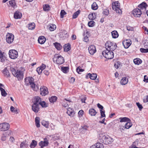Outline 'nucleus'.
Masks as SVG:
<instances>
[{
    "instance_id": "nucleus-1",
    "label": "nucleus",
    "mask_w": 148,
    "mask_h": 148,
    "mask_svg": "<svg viewBox=\"0 0 148 148\" xmlns=\"http://www.w3.org/2000/svg\"><path fill=\"white\" fill-rule=\"evenodd\" d=\"M99 141L106 145L110 144L113 141V139L105 133H101L99 134Z\"/></svg>"
},
{
    "instance_id": "nucleus-2",
    "label": "nucleus",
    "mask_w": 148,
    "mask_h": 148,
    "mask_svg": "<svg viewBox=\"0 0 148 148\" xmlns=\"http://www.w3.org/2000/svg\"><path fill=\"white\" fill-rule=\"evenodd\" d=\"M25 84L26 86L30 85L35 91H37L39 88L38 86L34 82V79L32 77H28L25 79Z\"/></svg>"
},
{
    "instance_id": "nucleus-3",
    "label": "nucleus",
    "mask_w": 148,
    "mask_h": 148,
    "mask_svg": "<svg viewBox=\"0 0 148 148\" xmlns=\"http://www.w3.org/2000/svg\"><path fill=\"white\" fill-rule=\"evenodd\" d=\"M10 69L13 75L16 77L18 80H21L23 78V72L21 70H16L13 68L11 67Z\"/></svg>"
},
{
    "instance_id": "nucleus-4",
    "label": "nucleus",
    "mask_w": 148,
    "mask_h": 148,
    "mask_svg": "<svg viewBox=\"0 0 148 148\" xmlns=\"http://www.w3.org/2000/svg\"><path fill=\"white\" fill-rule=\"evenodd\" d=\"M105 46L106 49L113 51L116 48V45L113 42L108 41L106 43Z\"/></svg>"
},
{
    "instance_id": "nucleus-5",
    "label": "nucleus",
    "mask_w": 148,
    "mask_h": 148,
    "mask_svg": "<svg viewBox=\"0 0 148 148\" xmlns=\"http://www.w3.org/2000/svg\"><path fill=\"white\" fill-rule=\"evenodd\" d=\"M102 54L105 58L108 59L113 58L114 56V53L112 51L107 49L102 51Z\"/></svg>"
},
{
    "instance_id": "nucleus-6",
    "label": "nucleus",
    "mask_w": 148,
    "mask_h": 148,
    "mask_svg": "<svg viewBox=\"0 0 148 148\" xmlns=\"http://www.w3.org/2000/svg\"><path fill=\"white\" fill-rule=\"evenodd\" d=\"M56 61V63L59 64H61L64 62V58L61 55L57 54H55L53 58V61Z\"/></svg>"
},
{
    "instance_id": "nucleus-7",
    "label": "nucleus",
    "mask_w": 148,
    "mask_h": 148,
    "mask_svg": "<svg viewBox=\"0 0 148 148\" xmlns=\"http://www.w3.org/2000/svg\"><path fill=\"white\" fill-rule=\"evenodd\" d=\"M9 55L10 58L11 59H15L18 56V52L15 50H10L9 52Z\"/></svg>"
},
{
    "instance_id": "nucleus-8",
    "label": "nucleus",
    "mask_w": 148,
    "mask_h": 148,
    "mask_svg": "<svg viewBox=\"0 0 148 148\" xmlns=\"http://www.w3.org/2000/svg\"><path fill=\"white\" fill-rule=\"evenodd\" d=\"M10 127L9 123H4L0 124V131H5L8 130Z\"/></svg>"
},
{
    "instance_id": "nucleus-9",
    "label": "nucleus",
    "mask_w": 148,
    "mask_h": 148,
    "mask_svg": "<svg viewBox=\"0 0 148 148\" xmlns=\"http://www.w3.org/2000/svg\"><path fill=\"white\" fill-rule=\"evenodd\" d=\"M14 35L11 33H8L6 36V41L8 43H11L14 39Z\"/></svg>"
},
{
    "instance_id": "nucleus-10",
    "label": "nucleus",
    "mask_w": 148,
    "mask_h": 148,
    "mask_svg": "<svg viewBox=\"0 0 148 148\" xmlns=\"http://www.w3.org/2000/svg\"><path fill=\"white\" fill-rule=\"evenodd\" d=\"M142 13L140 9L138 8L134 9L132 11V14L135 17H140Z\"/></svg>"
},
{
    "instance_id": "nucleus-11",
    "label": "nucleus",
    "mask_w": 148,
    "mask_h": 148,
    "mask_svg": "<svg viewBox=\"0 0 148 148\" xmlns=\"http://www.w3.org/2000/svg\"><path fill=\"white\" fill-rule=\"evenodd\" d=\"M132 41L130 39L124 40L123 41V44L124 48L126 49L128 48L131 45Z\"/></svg>"
},
{
    "instance_id": "nucleus-12",
    "label": "nucleus",
    "mask_w": 148,
    "mask_h": 148,
    "mask_svg": "<svg viewBox=\"0 0 148 148\" xmlns=\"http://www.w3.org/2000/svg\"><path fill=\"white\" fill-rule=\"evenodd\" d=\"M49 140L46 138H44V141H41L39 143V145L41 148H43L44 147L47 146L49 144Z\"/></svg>"
},
{
    "instance_id": "nucleus-13",
    "label": "nucleus",
    "mask_w": 148,
    "mask_h": 148,
    "mask_svg": "<svg viewBox=\"0 0 148 148\" xmlns=\"http://www.w3.org/2000/svg\"><path fill=\"white\" fill-rule=\"evenodd\" d=\"M89 52L92 55H93L96 51L95 46L94 45L90 46L88 48Z\"/></svg>"
},
{
    "instance_id": "nucleus-14",
    "label": "nucleus",
    "mask_w": 148,
    "mask_h": 148,
    "mask_svg": "<svg viewBox=\"0 0 148 148\" xmlns=\"http://www.w3.org/2000/svg\"><path fill=\"white\" fill-rule=\"evenodd\" d=\"M40 94L42 96H45L48 93V89L45 87H40Z\"/></svg>"
},
{
    "instance_id": "nucleus-15",
    "label": "nucleus",
    "mask_w": 148,
    "mask_h": 148,
    "mask_svg": "<svg viewBox=\"0 0 148 148\" xmlns=\"http://www.w3.org/2000/svg\"><path fill=\"white\" fill-rule=\"evenodd\" d=\"M66 113L69 116L71 117L74 116L75 114L73 109L71 108H68Z\"/></svg>"
},
{
    "instance_id": "nucleus-16",
    "label": "nucleus",
    "mask_w": 148,
    "mask_h": 148,
    "mask_svg": "<svg viewBox=\"0 0 148 148\" xmlns=\"http://www.w3.org/2000/svg\"><path fill=\"white\" fill-rule=\"evenodd\" d=\"M148 5L147 3L144 2H143L138 5V7L142 10H144V11L146 10L147 8Z\"/></svg>"
},
{
    "instance_id": "nucleus-17",
    "label": "nucleus",
    "mask_w": 148,
    "mask_h": 148,
    "mask_svg": "<svg viewBox=\"0 0 148 148\" xmlns=\"http://www.w3.org/2000/svg\"><path fill=\"white\" fill-rule=\"evenodd\" d=\"M2 72L4 76L8 78L10 77V73L7 67L5 68L2 71Z\"/></svg>"
},
{
    "instance_id": "nucleus-18",
    "label": "nucleus",
    "mask_w": 148,
    "mask_h": 148,
    "mask_svg": "<svg viewBox=\"0 0 148 148\" xmlns=\"http://www.w3.org/2000/svg\"><path fill=\"white\" fill-rule=\"evenodd\" d=\"M112 6L113 10H115L117 13H119L120 14L122 13L121 10L120 9V8H117L113 3H112Z\"/></svg>"
},
{
    "instance_id": "nucleus-19",
    "label": "nucleus",
    "mask_w": 148,
    "mask_h": 148,
    "mask_svg": "<svg viewBox=\"0 0 148 148\" xmlns=\"http://www.w3.org/2000/svg\"><path fill=\"white\" fill-rule=\"evenodd\" d=\"M32 110L35 113H37L39 110V108L38 105L35 104H34L32 106Z\"/></svg>"
},
{
    "instance_id": "nucleus-20",
    "label": "nucleus",
    "mask_w": 148,
    "mask_h": 148,
    "mask_svg": "<svg viewBox=\"0 0 148 148\" xmlns=\"http://www.w3.org/2000/svg\"><path fill=\"white\" fill-rule=\"evenodd\" d=\"M97 74L96 73H93L91 74L90 73H88L87 75V77H89L92 80H95L96 79L97 77Z\"/></svg>"
},
{
    "instance_id": "nucleus-21",
    "label": "nucleus",
    "mask_w": 148,
    "mask_h": 148,
    "mask_svg": "<svg viewBox=\"0 0 148 148\" xmlns=\"http://www.w3.org/2000/svg\"><path fill=\"white\" fill-rule=\"evenodd\" d=\"M45 38L44 36H40L38 39V42L41 44H44L45 42Z\"/></svg>"
},
{
    "instance_id": "nucleus-22",
    "label": "nucleus",
    "mask_w": 148,
    "mask_h": 148,
    "mask_svg": "<svg viewBox=\"0 0 148 148\" xmlns=\"http://www.w3.org/2000/svg\"><path fill=\"white\" fill-rule=\"evenodd\" d=\"M10 6L12 7L14 9L15 8L17 7V5L16 4L15 1L14 0H12L8 2Z\"/></svg>"
},
{
    "instance_id": "nucleus-23",
    "label": "nucleus",
    "mask_w": 148,
    "mask_h": 148,
    "mask_svg": "<svg viewBox=\"0 0 148 148\" xmlns=\"http://www.w3.org/2000/svg\"><path fill=\"white\" fill-rule=\"evenodd\" d=\"M21 14L18 11H16L14 14V17L16 19L21 18Z\"/></svg>"
},
{
    "instance_id": "nucleus-24",
    "label": "nucleus",
    "mask_w": 148,
    "mask_h": 148,
    "mask_svg": "<svg viewBox=\"0 0 148 148\" xmlns=\"http://www.w3.org/2000/svg\"><path fill=\"white\" fill-rule=\"evenodd\" d=\"M96 110L93 108L90 109L89 110V113L91 116H95L97 114Z\"/></svg>"
},
{
    "instance_id": "nucleus-25",
    "label": "nucleus",
    "mask_w": 148,
    "mask_h": 148,
    "mask_svg": "<svg viewBox=\"0 0 148 148\" xmlns=\"http://www.w3.org/2000/svg\"><path fill=\"white\" fill-rule=\"evenodd\" d=\"M41 98L39 97H36L34 98V104H35L38 105H39V102H41Z\"/></svg>"
},
{
    "instance_id": "nucleus-26",
    "label": "nucleus",
    "mask_w": 148,
    "mask_h": 148,
    "mask_svg": "<svg viewBox=\"0 0 148 148\" xmlns=\"http://www.w3.org/2000/svg\"><path fill=\"white\" fill-rule=\"evenodd\" d=\"M128 82V79L126 77H125L121 79V83L122 85H125L127 84Z\"/></svg>"
},
{
    "instance_id": "nucleus-27",
    "label": "nucleus",
    "mask_w": 148,
    "mask_h": 148,
    "mask_svg": "<svg viewBox=\"0 0 148 148\" xmlns=\"http://www.w3.org/2000/svg\"><path fill=\"white\" fill-rule=\"evenodd\" d=\"M64 50L66 52L70 50L71 48V45L69 44H67L64 45Z\"/></svg>"
},
{
    "instance_id": "nucleus-28",
    "label": "nucleus",
    "mask_w": 148,
    "mask_h": 148,
    "mask_svg": "<svg viewBox=\"0 0 148 148\" xmlns=\"http://www.w3.org/2000/svg\"><path fill=\"white\" fill-rule=\"evenodd\" d=\"M35 124L37 127H39L40 126V118L39 117H36L35 119Z\"/></svg>"
},
{
    "instance_id": "nucleus-29",
    "label": "nucleus",
    "mask_w": 148,
    "mask_h": 148,
    "mask_svg": "<svg viewBox=\"0 0 148 148\" xmlns=\"http://www.w3.org/2000/svg\"><path fill=\"white\" fill-rule=\"evenodd\" d=\"M54 45L55 46L56 48L58 50H60L62 48V46L59 43L55 42V43H54Z\"/></svg>"
},
{
    "instance_id": "nucleus-30",
    "label": "nucleus",
    "mask_w": 148,
    "mask_h": 148,
    "mask_svg": "<svg viewBox=\"0 0 148 148\" xmlns=\"http://www.w3.org/2000/svg\"><path fill=\"white\" fill-rule=\"evenodd\" d=\"M119 119H120V122H128V121H131L130 119L127 117H124L123 118H119Z\"/></svg>"
},
{
    "instance_id": "nucleus-31",
    "label": "nucleus",
    "mask_w": 148,
    "mask_h": 148,
    "mask_svg": "<svg viewBox=\"0 0 148 148\" xmlns=\"http://www.w3.org/2000/svg\"><path fill=\"white\" fill-rule=\"evenodd\" d=\"M37 142L35 140H32L30 145L31 148H34L37 145Z\"/></svg>"
},
{
    "instance_id": "nucleus-32",
    "label": "nucleus",
    "mask_w": 148,
    "mask_h": 148,
    "mask_svg": "<svg viewBox=\"0 0 148 148\" xmlns=\"http://www.w3.org/2000/svg\"><path fill=\"white\" fill-rule=\"evenodd\" d=\"M49 29L51 31H53L56 28V26L53 24H50L49 25Z\"/></svg>"
},
{
    "instance_id": "nucleus-33",
    "label": "nucleus",
    "mask_w": 148,
    "mask_h": 148,
    "mask_svg": "<svg viewBox=\"0 0 148 148\" xmlns=\"http://www.w3.org/2000/svg\"><path fill=\"white\" fill-rule=\"evenodd\" d=\"M134 62L135 64L139 65L141 63L142 61L140 59L137 58L134 59Z\"/></svg>"
},
{
    "instance_id": "nucleus-34",
    "label": "nucleus",
    "mask_w": 148,
    "mask_h": 148,
    "mask_svg": "<svg viewBox=\"0 0 148 148\" xmlns=\"http://www.w3.org/2000/svg\"><path fill=\"white\" fill-rule=\"evenodd\" d=\"M35 26V24L34 23H31L28 24V28L29 29H34Z\"/></svg>"
},
{
    "instance_id": "nucleus-35",
    "label": "nucleus",
    "mask_w": 148,
    "mask_h": 148,
    "mask_svg": "<svg viewBox=\"0 0 148 148\" xmlns=\"http://www.w3.org/2000/svg\"><path fill=\"white\" fill-rule=\"evenodd\" d=\"M130 122L128 121L125 124L124 126L125 129H128L132 126V124Z\"/></svg>"
},
{
    "instance_id": "nucleus-36",
    "label": "nucleus",
    "mask_w": 148,
    "mask_h": 148,
    "mask_svg": "<svg viewBox=\"0 0 148 148\" xmlns=\"http://www.w3.org/2000/svg\"><path fill=\"white\" fill-rule=\"evenodd\" d=\"M112 35L113 38H116L118 36V34L117 32L116 31H113L112 32Z\"/></svg>"
},
{
    "instance_id": "nucleus-37",
    "label": "nucleus",
    "mask_w": 148,
    "mask_h": 148,
    "mask_svg": "<svg viewBox=\"0 0 148 148\" xmlns=\"http://www.w3.org/2000/svg\"><path fill=\"white\" fill-rule=\"evenodd\" d=\"M69 69V67H62L61 68V71L64 73L68 72Z\"/></svg>"
},
{
    "instance_id": "nucleus-38",
    "label": "nucleus",
    "mask_w": 148,
    "mask_h": 148,
    "mask_svg": "<svg viewBox=\"0 0 148 148\" xmlns=\"http://www.w3.org/2000/svg\"><path fill=\"white\" fill-rule=\"evenodd\" d=\"M96 17L95 14L92 13L91 14H89L88 16L89 19L91 20H94Z\"/></svg>"
},
{
    "instance_id": "nucleus-39",
    "label": "nucleus",
    "mask_w": 148,
    "mask_h": 148,
    "mask_svg": "<svg viewBox=\"0 0 148 148\" xmlns=\"http://www.w3.org/2000/svg\"><path fill=\"white\" fill-rule=\"evenodd\" d=\"M57 99V97L56 96H52L51 98L49 99V101L50 102L53 103L56 101Z\"/></svg>"
},
{
    "instance_id": "nucleus-40",
    "label": "nucleus",
    "mask_w": 148,
    "mask_h": 148,
    "mask_svg": "<svg viewBox=\"0 0 148 148\" xmlns=\"http://www.w3.org/2000/svg\"><path fill=\"white\" fill-rule=\"evenodd\" d=\"M80 12V10H79L75 12L73 14L72 17L73 18V19L76 18L77 17L78 15L79 14Z\"/></svg>"
},
{
    "instance_id": "nucleus-41",
    "label": "nucleus",
    "mask_w": 148,
    "mask_h": 148,
    "mask_svg": "<svg viewBox=\"0 0 148 148\" xmlns=\"http://www.w3.org/2000/svg\"><path fill=\"white\" fill-rule=\"evenodd\" d=\"M91 8L92 9L94 10H97L98 8V6L97 4L95 2H94L91 5Z\"/></svg>"
},
{
    "instance_id": "nucleus-42",
    "label": "nucleus",
    "mask_w": 148,
    "mask_h": 148,
    "mask_svg": "<svg viewBox=\"0 0 148 148\" xmlns=\"http://www.w3.org/2000/svg\"><path fill=\"white\" fill-rule=\"evenodd\" d=\"M39 103L43 108H46L48 106L47 104H46L45 101H41Z\"/></svg>"
},
{
    "instance_id": "nucleus-43",
    "label": "nucleus",
    "mask_w": 148,
    "mask_h": 148,
    "mask_svg": "<svg viewBox=\"0 0 148 148\" xmlns=\"http://www.w3.org/2000/svg\"><path fill=\"white\" fill-rule=\"evenodd\" d=\"M1 95L2 96L5 97H6L7 95V93L6 92L5 90L3 88H1Z\"/></svg>"
},
{
    "instance_id": "nucleus-44",
    "label": "nucleus",
    "mask_w": 148,
    "mask_h": 148,
    "mask_svg": "<svg viewBox=\"0 0 148 148\" xmlns=\"http://www.w3.org/2000/svg\"><path fill=\"white\" fill-rule=\"evenodd\" d=\"M43 9L44 11H49L50 10V7L49 5L47 4L43 6Z\"/></svg>"
},
{
    "instance_id": "nucleus-45",
    "label": "nucleus",
    "mask_w": 148,
    "mask_h": 148,
    "mask_svg": "<svg viewBox=\"0 0 148 148\" xmlns=\"http://www.w3.org/2000/svg\"><path fill=\"white\" fill-rule=\"evenodd\" d=\"M97 148H103V144L100 143H97L95 144Z\"/></svg>"
},
{
    "instance_id": "nucleus-46",
    "label": "nucleus",
    "mask_w": 148,
    "mask_h": 148,
    "mask_svg": "<svg viewBox=\"0 0 148 148\" xmlns=\"http://www.w3.org/2000/svg\"><path fill=\"white\" fill-rule=\"evenodd\" d=\"M65 100L66 101H70L69 100H67L66 99H65L63 101V102L62 103V106L64 107V108H67L68 106V103H67L66 102Z\"/></svg>"
},
{
    "instance_id": "nucleus-47",
    "label": "nucleus",
    "mask_w": 148,
    "mask_h": 148,
    "mask_svg": "<svg viewBox=\"0 0 148 148\" xmlns=\"http://www.w3.org/2000/svg\"><path fill=\"white\" fill-rule=\"evenodd\" d=\"M101 113V118H103L106 117L105 114V110L103 109V110H100Z\"/></svg>"
},
{
    "instance_id": "nucleus-48",
    "label": "nucleus",
    "mask_w": 148,
    "mask_h": 148,
    "mask_svg": "<svg viewBox=\"0 0 148 148\" xmlns=\"http://www.w3.org/2000/svg\"><path fill=\"white\" fill-rule=\"evenodd\" d=\"M66 14V13L65 11L63 10H62L61 11L60 14V17L61 18H63L64 15Z\"/></svg>"
},
{
    "instance_id": "nucleus-49",
    "label": "nucleus",
    "mask_w": 148,
    "mask_h": 148,
    "mask_svg": "<svg viewBox=\"0 0 148 148\" xmlns=\"http://www.w3.org/2000/svg\"><path fill=\"white\" fill-rule=\"evenodd\" d=\"M95 22L93 21H90L88 23V26L89 27H92L94 26Z\"/></svg>"
},
{
    "instance_id": "nucleus-50",
    "label": "nucleus",
    "mask_w": 148,
    "mask_h": 148,
    "mask_svg": "<svg viewBox=\"0 0 148 148\" xmlns=\"http://www.w3.org/2000/svg\"><path fill=\"white\" fill-rule=\"evenodd\" d=\"M3 53L1 51H0V61L1 62H3L4 61V59L3 58Z\"/></svg>"
},
{
    "instance_id": "nucleus-51",
    "label": "nucleus",
    "mask_w": 148,
    "mask_h": 148,
    "mask_svg": "<svg viewBox=\"0 0 148 148\" xmlns=\"http://www.w3.org/2000/svg\"><path fill=\"white\" fill-rule=\"evenodd\" d=\"M42 124L46 128H48V127L49 123L45 121H42Z\"/></svg>"
},
{
    "instance_id": "nucleus-52",
    "label": "nucleus",
    "mask_w": 148,
    "mask_h": 148,
    "mask_svg": "<svg viewBox=\"0 0 148 148\" xmlns=\"http://www.w3.org/2000/svg\"><path fill=\"white\" fill-rule=\"evenodd\" d=\"M109 13V11L107 9H106L103 10V14H104L105 15L108 16Z\"/></svg>"
},
{
    "instance_id": "nucleus-53",
    "label": "nucleus",
    "mask_w": 148,
    "mask_h": 148,
    "mask_svg": "<svg viewBox=\"0 0 148 148\" xmlns=\"http://www.w3.org/2000/svg\"><path fill=\"white\" fill-rule=\"evenodd\" d=\"M144 47L145 48H147L148 47V38L145 40L144 41Z\"/></svg>"
},
{
    "instance_id": "nucleus-54",
    "label": "nucleus",
    "mask_w": 148,
    "mask_h": 148,
    "mask_svg": "<svg viewBox=\"0 0 148 148\" xmlns=\"http://www.w3.org/2000/svg\"><path fill=\"white\" fill-rule=\"evenodd\" d=\"M119 130L120 131H121V132H122L123 130H124L125 128V126H123L122 125H120L119 127Z\"/></svg>"
},
{
    "instance_id": "nucleus-55",
    "label": "nucleus",
    "mask_w": 148,
    "mask_h": 148,
    "mask_svg": "<svg viewBox=\"0 0 148 148\" xmlns=\"http://www.w3.org/2000/svg\"><path fill=\"white\" fill-rule=\"evenodd\" d=\"M7 136L6 134H3L1 136V140L3 141H5L6 139Z\"/></svg>"
},
{
    "instance_id": "nucleus-56",
    "label": "nucleus",
    "mask_w": 148,
    "mask_h": 148,
    "mask_svg": "<svg viewBox=\"0 0 148 148\" xmlns=\"http://www.w3.org/2000/svg\"><path fill=\"white\" fill-rule=\"evenodd\" d=\"M136 104L139 108V110L140 111L143 108V107L142 105L139 102L136 103Z\"/></svg>"
},
{
    "instance_id": "nucleus-57",
    "label": "nucleus",
    "mask_w": 148,
    "mask_h": 148,
    "mask_svg": "<svg viewBox=\"0 0 148 148\" xmlns=\"http://www.w3.org/2000/svg\"><path fill=\"white\" fill-rule=\"evenodd\" d=\"M140 51L142 53H147L148 52V49H145L144 48H140Z\"/></svg>"
},
{
    "instance_id": "nucleus-58",
    "label": "nucleus",
    "mask_w": 148,
    "mask_h": 148,
    "mask_svg": "<svg viewBox=\"0 0 148 148\" xmlns=\"http://www.w3.org/2000/svg\"><path fill=\"white\" fill-rule=\"evenodd\" d=\"M84 111L82 110H80L78 112V114L79 117L82 116L84 114Z\"/></svg>"
},
{
    "instance_id": "nucleus-59",
    "label": "nucleus",
    "mask_w": 148,
    "mask_h": 148,
    "mask_svg": "<svg viewBox=\"0 0 148 148\" xmlns=\"http://www.w3.org/2000/svg\"><path fill=\"white\" fill-rule=\"evenodd\" d=\"M77 72L79 74L80 73V72H83L84 71V70L82 69L79 68V67H78L76 69Z\"/></svg>"
},
{
    "instance_id": "nucleus-60",
    "label": "nucleus",
    "mask_w": 148,
    "mask_h": 148,
    "mask_svg": "<svg viewBox=\"0 0 148 148\" xmlns=\"http://www.w3.org/2000/svg\"><path fill=\"white\" fill-rule=\"evenodd\" d=\"M27 146V145L25 143V142H23L20 144V147L21 148H23L24 147H26Z\"/></svg>"
},
{
    "instance_id": "nucleus-61",
    "label": "nucleus",
    "mask_w": 148,
    "mask_h": 148,
    "mask_svg": "<svg viewBox=\"0 0 148 148\" xmlns=\"http://www.w3.org/2000/svg\"><path fill=\"white\" fill-rule=\"evenodd\" d=\"M36 70L38 74H40L42 71V69H41V68H39V67L37 68Z\"/></svg>"
},
{
    "instance_id": "nucleus-62",
    "label": "nucleus",
    "mask_w": 148,
    "mask_h": 148,
    "mask_svg": "<svg viewBox=\"0 0 148 148\" xmlns=\"http://www.w3.org/2000/svg\"><path fill=\"white\" fill-rule=\"evenodd\" d=\"M143 101L144 103H147L148 102V95L146 96L145 98L143 99Z\"/></svg>"
},
{
    "instance_id": "nucleus-63",
    "label": "nucleus",
    "mask_w": 148,
    "mask_h": 148,
    "mask_svg": "<svg viewBox=\"0 0 148 148\" xmlns=\"http://www.w3.org/2000/svg\"><path fill=\"white\" fill-rule=\"evenodd\" d=\"M97 106L98 107V108L100 109V110H103V107L100 105L99 103H98L97 104Z\"/></svg>"
},
{
    "instance_id": "nucleus-64",
    "label": "nucleus",
    "mask_w": 148,
    "mask_h": 148,
    "mask_svg": "<svg viewBox=\"0 0 148 148\" xmlns=\"http://www.w3.org/2000/svg\"><path fill=\"white\" fill-rule=\"evenodd\" d=\"M44 73L46 75L48 76L49 74V72L48 70H45L43 71Z\"/></svg>"
}]
</instances>
